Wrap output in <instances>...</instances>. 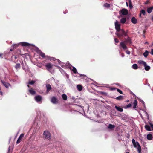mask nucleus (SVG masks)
<instances>
[{"label":"nucleus","instance_id":"1a4fd4ad","mask_svg":"<svg viewBox=\"0 0 153 153\" xmlns=\"http://www.w3.org/2000/svg\"><path fill=\"white\" fill-rule=\"evenodd\" d=\"M35 99L37 102H39L42 101V98L41 96L38 95L35 97Z\"/></svg>","mask_w":153,"mask_h":153},{"label":"nucleus","instance_id":"7ed1b4c3","mask_svg":"<svg viewBox=\"0 0 153 153\" xmlns=\"http://www.w3.org/2000/svg\"><path fill=\"white\" fill-rule=\"evenodd\" d=\"M118 32L116 33V35L119 37H123L127 35V33L123 29H121L118 31Z\"/></svg>","mask_w":153,"mask_h":153},{"label":"nucleus","instance_id":"37998d69","mask_svg":"<svg viewBox=\"0 0 153 153\" xmlns=\"http://www.w3.org/2000/svg\"><path fill=\"white\" fill-rule=\"evenodd\" d=\"M126 52V53L128 54H130V51H129L127 50Z\"/></svg>","mask_w":153,"mask_h":153},{"label":"nucleus","instance_id":"423d86ee","mask_svg":"<svg viewBox=\"0 0 153 153\" xmlns=\"http://www.w3.org/2000/svg\"><path fill=\"white\" fill-rule=\"evenodd\" d=\"M119 13L122 15H127L128 13V11L125 9H123L119 12Z\"/></svg>","mask_w":153,"mask_h":153},{"label":"nucleus","instance_id":"09e8293b","mask_svg":"<svg viewBox=\"0 0 153 153\" xmlns=\"http://www.w3.org/2000/svg\"><path fill=\"white\" fill-rule=\"evenodd\" d=\"M145 32H146L145 30H143V34H144L143 35V36H145Z\"/></svg>","mask_w":153,"mask_h":153},{"label":"nucleus","instance_id":"338daca9","mask_svg":"<svg viewBox=\"0 0 153 153\" xmlns=\"http://www.w3.org/2000/svg\"><path fill=\"white\" fill-rule=\"evenodd\" d=\"M147 2H146V3H145V4H147Z\"/></svg>","mask_w":153,"mask_h":153},{"label":"nucleus","instance_id":"39448f33","mask_svg":"<svg viewBox=\"0 0 153 153\" xmlns=\"http://www.w3.org/2000/svg\"><path fill=\"white\" fill-rule=\"evenodd\" d=\"M53 66V65L51 63H48L45 65L46 69L49 71L51 69Z\"/></svg>","mask_w":153,"mask_h":153},{"label":"nucleus","instance_id":"a878e982","mask_svg":"<svg viewBox=\"0 0 153 153\" xmlns=\"http://www.w3.org/2000/svg\"><path fill=\"white\" fill-rule=\"evenodd\" d=\"M132 68L134 69H137L138 68V66L136 64H134L132 66Z\"/></svg>","mask_w":153,"mask_h":153},{"label":"nucleus","instance_id":"2f4dec72","mask_svg":"<svg viewBox=\"0 0 153 153\" xmlns=\"http://www.w3.org/2000/svg\"><path fill=\"white\" fill-rule=\"evenodd\" d=\"M19 46V45L17 44H15L13 45L12 46V47L13 48V49H15Z\"/></svg>","mask_w":153,"mask_h":153},{"label":"nucleus","instance_id":"9d476101","mask_svg":"<svg viewBox=\"0 0 153 153\" xmlns=\"http://www.w3.org/2000/svg\"><path fill=\"white\" fill-rule=\"evenodd\" d=\"M115 27L117 31H118L121 30L120 29V25L118 24L117 21H116L115 23Z\"/></svg>","mask_w":153,"mask_h":153},{"label":"nucleus","instance_id":"a18cd8bd","mask_svg":"<svg viewBox=\"0 0 153 153\" xmlns=\"http://www.w3.org/2000/svg\"><path fill=\"white\" fill-rule=\"evenodd\" d=\"M150 124L151 128H152L153 130V124H151V123H150Z\"/></svg>","mask_w":153,"mask_h":153},{"label":"nucleus","instance_id":"5fc2aeb1","mask_svg":"<svg viewBox=\"0 0 153 153\" xmlns=\"http://www.w3.org/2000/svg\"><path fill=\"white\" fill-rule=\"evenodd\" d=\"M126 5L127 6H128V3L127 2H126Z\"/></svg>","mask_w":153,"mask_h":153},{"label":"nucleus","instance_id":"72a5a7b5","mask_svg":"<svg viewBox=\"0 0 153 153\" xmlns=\"http://www.w3.org/2000/svg\"><path fill=\"white\" fill-rule=\"evenodd\" d=\"M104 6L105 7L108 8L110 7V5L109 4L106 3L104 4Z\"/></svg>","mask_w":153,"mask_h":153},{"label":"nucleus","instance_id":"cd10ccee","mask_svg":"<svg viewBox=\"0 0 153 153\" xmlns=\"http://www.w3.org/2000/svg\"><path fill=\"white\" fill-rule=\"evenodd\" d=\"M21 68V65L19 63H17L16 64L15 66V68L17 70L18 69H20Z\"/></svg>","mask_w":153,"mask_h":153},{"label":"nucleus","instance_id":"774afa93","mask_svg":"<svg viewBox=\"0 0 153 153\" xmlns=\"http://www.w3.org/2000/svg\"><path fill=\"white\" fill-rule=\"evenodd\" d=\"M152 19H153V17L152 18Z\"/></svg>","mask_w":153,"mask_h":153},{"label":"nucleus","instance_id":"680f3d73","mask_svg":"<svg viewBox=\"0 0 153 153\" xmlns=\"http://www.w3.org/2000/svg\"><path fill=\"white\" fill-rule=\"evenodd\" d=\"M10 150V147H9V151ZM7 153H9V152H7Z\"/></svg>","mask_w":153,"mask_h":153},{"label":"nucleus","instance_id":"412c9836","mask_svg":"<svg viewBox=\"0 0 153 153\" xmlns=\"http://www.w3.org/2000/svg\"><path fill=\"white\" fill-rule=\"evenodd\" d=\"M132 104L130 103L127 105L125 106H123V108L125 109H127L131 107L132 106Z\"/></svg>","mask_w":153,"mask_h":153},{"label":"nucleus","instance_id":"f03ea898","mask_svg":"<svg viewBox=\"0 0 153 153\" xmlns=\"http://www.w3.org/2000/svg\"><path fill=\"white\" fill-rule=\"evenodd\" d=\"M132 143L134 147L137 148L138 153H141V147L139 142L137 141L136 142L135 140L133 139L132 140Z\"/></svg>","mask_w":153,"mask_h":153},{"label":"nucleus","instance_id":"6e6552de","mask_svg":"<svg viewBox=\"0 0 153 153\" xmlns=\"http://www.w3.org/2000/svg\"><path fill=\"white\" fill-rule=\"evenodd\" d=\"M51 102L54 104H56L58 103L57 99L55 97H53L51 100Z\"/></svg>","mask_w":153,"mask_h":153},{"label":"nucleus","instance_id":"473e14b6","mask_svg":"<svg viewBox=\"0 0 153 153\" xmlns=\"http://www.w3.org/2000/svg\"><path fill=\"white\" fill-rule=\"evenodd\" d=\"M72 70L74 74H76L77 73V70L75 67H73Z\"/></svg>","mask_w":153,"mask_h":153},{"label":"nucleus","instance_id":"2eb2a0df","mask_svg":"<svg viewBox=\"0 0 153 153\" xmlns=\"http://www.w3.org/2000/svg\"><path fill=\"white\" fill-rule=\"evenodd\" d=\"M115 127V126L111 124H109L108 126V128L110 129H113Z\"/></svg>","mask_w":153,"mask_h":153},{"label":"nucleus","instance_id":"58836bf2","mask_svg":"<svg viewBox=\"0 0 153 153\" xmlns=\"http://www.w3.org/2000/svg\"><path fill=\"white\" fill-rule=\"evenodd\" d=\"M132 22L134 24H136L137 22V20H131Z\"/></svg>","mask_w":153,"mask_h":153},{"label":"nucleus","instance_id":"ea45409f","mask_svg":"<svg viewBox=\"0 0 153 153\" xmlns=\"http://www.w3.org/2000/svg\"><path fill=\"white\" fill-rule=\"evenodd\" d=\"M126 20H120L121 22L122 23L124 24L125 23Z\"/></svg>","mask_w":153,"mask_h":153},{"label":"nucleus","instance_id":"f8f14e48","mask_svg":"<svg viewBox=\"0 0 153 153\" xmlns=\"http://www.w3.org/2000/svg\"><path fill=\"white\" fill-rule=\"evenodd\" d=\"M21 45L23 46H30L31 45L30 44L26 42H21L20 43Z\"/></svg>","mask_w":153,"mask_h":153},{"label":"nucleus","instance_id":"b1692460","mask_svg":"<svg viewBox=\"0 0 153 153\" xmlns=\"http://www.w3.org/2000/svg\"><path fill=\"white\" fill-rule=\"evenodd\" d=\"M77 87L78 90L79 91H81L82 89V86L80 85H78L77 86Z\"/></svg>","mask_w":153,"mask_h":153},{"label":"nucleus","instance_id":"bf43d9fd","mask_svg":"<svg viewBox=\"0 0 153 153\" xmlns=\"http://www.w3.org/2000/svg\"><path fill=\"white\" fill-rule=\"evenodd\" d=\"M0 93L1 95H2V92H0Z\"/></svg>","mask_w":153,"mask_h":153},{"label":"nucleus","instance_id":"6ab92c4d","mask_svg":"<svg viewBox=\"0 0 153 153\" xmlns=\"http://www.w3.org/2000/svg\"><path fill=\"white\" fill-rule=\"evenodd\" d=\"M124 97L123 96L120 95L117 97L115 99L118 100H121L123 99Z\"/></svg>","mask_w":153,"mask_h":153},{"label":"nucleus","instance_id":"13d9d810","mask_svg":"<svg viewBox=\"0 0 153 153\" xmlns=\"http://www.w3.org/2000/svg\"><path fill=\"white\" fill-rule=\"evenodd\" d=\"M131 19H135L134 17H133Z\"/></svg>","mask_w":153,"mask_h":153},{"label":"nucleus","instance_id":"0e129e2a","mask_svg":"<svg viewBox=\"0 0 153 153\" xmlns=\"http://www.w3.org/2000/svg\"><path fill=\"white\" fill-rule=\"evenodd\" d=\"M126 153H130L129 152H127Z\"/></svg>","mask_w":153,"mask_h":153},{"label":"nucleus","instance_id":"393cba45","mask_svg":"<svg viewBox=\"0 0 153 153\" xmlns=\"http://www.w3.org/2000/svg\"><path fill=\"white\" fill-rule=\"evenodd\" d=\"M62 97L63 99L64 100H67V96L66 94H63L62 95Z\"/></svg>","mask_w":153,"mask_h":153},{"label":"nucleus","instance_id":"49530a36","mask_svg":"<svg viewBox=\"0 0 153 153\" xmlns=\"http://www.w3.org/2000/svg\"><path fill=\"white\" fill-rule=\"evenodd\" d=\"M3 55V53H0V57H1L2 58L3 57L2 56Z\"/></svg>","mask_w":153,"mask_h":153},{"label":"nucleus","instance_id":"6e6d98bb","mask_svg":"<svg viewBox=\"0 0 153 153\" xmlns=\"http://www.w3.org/2000/svg\"><path fill=\"white\" fill-rule=\"evenodd\" d=\"M129 101V100H127L126 101V102H128Z\"/></svg>","mask_w":153,"mask_h":153},{"label":"nucleus","instance_id":"9b49d317","mask_svg":"<svg viewBox=\"0 0 153 153\" xmlns=\"http://www.w3.org/2000/svg\"><path fill=\"white\" fill-rule=\"evenodd\" d=\"M24 136V134L23 133H22L20 134L17 141L16 143L17 144H19L20 142L22 140V138Z\"/></svg>","mask_w":153,"mask_h":153},{"label":"nucleus","instance_id":"dca6fc26","mask_svg":"<svg viewBox=\"0 0 153 153\" xmlns=\"http://www.w3.org/2000/svg\"><path fill=\"white\" fill-rule=\"evenodd\" d=\"M147 139L149 140H151L152 139V135L150 134H147Z\"/></svg>","mask_w":153,"mask_h":153},{"label":"nucleus","instance_id":"e2e57ef3","mask_svg":"<svg viewBox=\"0 0 153 153\" xmlns=\"http://www.w3.org/2000/svg\"><path fill=\"white\" fill-rule=\"evenodd\" d=\"M122 19H126V18H122Z\"/></svg>","mask_w":153,"mask_h":153},{"label":"nucleus","instance_id":"603ef678","mask_svg":"<svg viewBox=\"0 0 153 153\" xmlns=\"http://www.w3.org/2000/svg\"><path fill=\"white\" fill-rule=\"evenodd\" d=\"M14 58L15 59H16L17 58V57L16 56H14Z\"/></svg>","mask_w":153,"mask_h":153},{"label":"nucleus","instance_id":"bb28decb","mask_svg":"<svg viewBox=\"0 0 153 153\" xmlns=\"http://www.w3.org/2000/svg\"><path fill=\"white\" fill-rule=\"evenodd\" d=\"M144 66L145 67V69L146 71H149L150 69V67L149 66L147 65L146 63V65Z\"/></svg>","mask_w":153,"mask_h":153},{"label":"nucleus","instance_id":"a211bd4d","mask_svg":"<svg viewBox=\"0 0 153 153\" xmlns=\"http://www.w3.org/2000/svg\"><path fill=\"white\" fill-rule=\"evenodd\" d=\"M145 128L148 131H151L150 127L148 125H145Z\"/></svg>","mask_w":153,"mask_h":153},{"label":"nucleus","instance_id":"f3484780","mask_svg":"<svg viewBox=\"0 0 153 153\" xmlns=\"http://www.w3.org/2000/svg\"><path fill=\"white\" fill-rule=\"evenodd\" d=\"M153 9V6L150 7H149L147 9V12L149 13H150Z\"/></svg>","mask_w":153,"mask_h":153},{"label":"nucleus","instance_id":"79ce46f5","mask_svg":"<svg viewBox=\"0 0 153 153\" xmlns=\"http://www.w3.org/2000/svg\"><path fill=\"white\" fill-rule=\"evenodd\" d=\"M51 60H53L55 61V58L54 57H50V59Z\"/></svg>","mask_w":153,"mask_h":153},{"label":"nucleus","instance_id":"c9c22d12","mask_svg":"<svg viewBox=\"0 0 153 153\" xmlns=\"http://www.w3.org/2000/svg\"><path fill=\"white\" fill-rule=\"evenodd\" d=\"M35 82V81H34L32 80L31 81H29L28 82V84L31 85H33L34 84Z\"/></svg>","mask_w":153,"mask_h":153},{"label":"nucleus","instance_id":"c756f323","mask_svg":"<svg viewBox=\"0 0 153 153\" xmlns=\"http://www.w3.org/2000/svg\"><path fill=\"white\" fill-rule=\"evenodd\" d=\"M39 55L42 58H45V54L44 53H43L42 52H41L39 53Z\"/></svg>","mask_w":153,"mask_h":153},{"label":"nucleus","instance_id":"c03bdc74","mask_svg":"<svg viewBox=\"0 0 153 153\" xmlns=\"http://www.w3.org/2000/svg\"><path fill=\"white\" fill-rule=\"evenodd\" d=\"M121 56L122 57H124L125 56L124 54L123 53H121Z\"/></svg>","mask_w":153,"mask_h":153},{"label":"nucleus","instance_id":"20e7f679","mask_svg":"<svg viewBox=\"0 0 153 153\" xmlns=\"http://www.w3.org/2000/svg\"><path fill=\"white\" fill-rule=\"evenodd\" d=\"M44 135L45 136V138L48 140H50L51 139V134L48 131H44Z\"/></svg>","mask_w":153,"mask_h":153},{"label":"nucleus","instance_id":"f704fd0d","mask_svg":"<svg viewBox=\"0 0 153 153\" xmlns=\"http://www.w3.org/2000/svg\"><path fill=\"white\" fill-rule=\"evenodd\" d=\"M109 88L110 90L111 91H114L117 88L113 87H109Z\"/></svg>","mask_w":153,"mask_h":153},{"label":"nucleus","instance_id":"864d4df0","mask_svg":"<svg viewBox=\"0 0 153 153\" xmlns=\"http://www.w3.org/2000/svg\"><path fill=\"white\" fill-rule=\"evenodd\" d=\"M13 49H10V51H13Z\"/></svg>","mask_w":153,"mask_h":153},{"label":"nucleus","instance_id":"0eeeda50","mask_svg":"<svg viewBox=\"0 0 153 153\" xmlns=\"http://www.w3.org/2000/svg\"><path fill=\"white\" fill-rule=\"evenodd\" d=\"M1 82L3 85L7 88H8L9 86H11L10 84L8 82H5L4 80H1Z\"/></svg>","mask_w":153,"mask_h":153},{"label":"nucleus","instance_id":"7c9ffc66","mask_svg":"<svg viewBox=\"0 0 153 153\" xmlns=\"http://www.w3.org/2000/svg\"><path fill=\"white\" fill-rule=\"evenodd\" d=\"M143 55L145 57H146L148 55V51L146 50L145 52L143 53Z\"/></svg>","mask_w":153,"mask_h":153},{"label":"nucleus","instance_id":"e433bc0d","mask_svg":"<svg viewBox=\"0 0 153 153\" xmlns=\"http://www.w3.org/2000/svg\"><path fill=\"white\" fill-rule=\"evenodd\" d=\"M116 89H117V92H119L120 94H123V92L121 90H120V89H119L118 88H117Z\"/></svg>","mask_w":153,"mask_h":153},{"label":"nucleus","instance_id":"052dcab7","mask_svg":"<svg viewBox=\"0 0 153 153\" xmlns=\"http://www.w3.org/2000/svg\"><path fill=\"white\" fill-rule=\"evenodd\" d=\"M68 11H66V12L65 13V12H64V13L65 14L66 13H67Z\"/></svg>","mask_w":153,"mask_h":153},{"label":"nucleus","instance_id":"a19ab883","mask_svg":"<svg viewBox=\"0 0 153 153\" xmlns=\"http://www.w3.org/2000/svg\"><path fill=\"white\" fill-rule=\"evenodd\" d=\"M114 40L115 41V42L116 43H118L119 42V41L118 39L117 38H115L114 39Z\"/></svg>","mask_w":153,"mask_h":153},{"label":"nucleus","instance_id":"aec40b11","mask_svg":"<svg viewBox=\"0 0 153 153\" xmlns=\"http://www.w3.org/2000/svg\"><path fill=\"white\" fill-rule=\"evenodd\" d=\"M137 105V100L136 99L134 100V102H133V108H136V106Z\"/></svg>","mask_w":153,"mask_h":153},{"label":"nucleus","instance_id":"f257e3e1","mask_svg":"<svg viewBox=\"0 0 153 153\" xmlns=\"http://www.w3.org/2000/svg\"><path fill=\"white\" fill-rule=\"evenodd\" d=\"M132 41L131 38L128 36L127 38H125L123 42H121L120 43V45L121 47L124 50L128 49V47L126 45L127 43L131 44L132 43Z\"/></svg>","mask_w":153,"mask_h":153},{"label":"nucleus","instance_id":"c85d7f7f","mask_svg":"<svg viewBox=\"0 0 153 153\" xmlns=\"http://www.w3.org/2000/svg\"><path fill=\"white\" fill-rule=\"evenodd\" d=\"M146 14V12L144 10H142L140 11V16H141V15L143 14V15H145Z\"/></svg>","mask_w":153,"mask_h":153},{"label":"nucleus","instance_id":"4d7b16f0","mask_svg":"<svg viewBox=\"0 0 153 153\" xmlns=\"http://www.w3.org/2000/svg\"><path fill=\"white\" fill-rule=\"evenodd\" d=\"M141 102L142 103L144 104V102H143V100H142L141 101Z\"/></svg>","mask_w":153,"mask_h":153},{"label":"nucleus","instance_id":"5701e85b","mask_svg":"<svg viewBox=\"0 0 153 153\" xmlns=\"http://www.w3.org/2000/svg\"><path fill=\"white\" fill-rule=\"evenodd\" d=\"M138 63L139 64H142L144 66L146 65V62L144 61L139 60L138 61Z\"/></svg>","mask_w":153,"mask_h":153},{"label":"nucleus","instance_id":"ddd939ff","mask_svg":"<svg viewBox=\"0 0 153 153\" xmlns=\"http://www.w3.org/2000/svg\"><path fill=\"white\" fill-rule=\"evenodd\" d=\"M46 87L47 88L46 92L47 93H48L50 90L51 89V87L50 84H47L46 85Z\"/></svg>","mask_w":153,"mask_h":153},{"label":"nucleus","instance_id":"8fccbe9b","mask_svg":"<svg viewBox=\"0 0 153 153\" xmlns=\"http://www.w3.org/2000/svg\"><path fill=\"white\" fill-rule=\"evenodd\" d=\"M116 85H118V86H120V84H119V83H117L115 84Z\"/></svg>","mask_w":153,"mask_h":153},{"label":"nucleus","instance_id":"4c0bfd02","mask_svg":"<svg viewBox=\"0 0 153 153\" xmlns=\"http://www.w3.org/2000/svg\"><path fill=\"white\" fill-rule=\"evenodd\" d=\"M129 6L130 9H131L133 8V6L131 4V1H130L129 3Z\"/></svg>","mask_w":153,"mask_h":153},{"label":"nucleus","instance_id":"4be33fe9","mask_svg":"<svg viewBox=\"0 0 153 153\" xmlns=\"http://www.w3.org/2000/svg\"><path fill=\"white\" fill-rule=\"evenodd\" d=\"M29 92L32 95H34L36 94V91L32 89L29 90Z\"/></svg>","mask_w":153,"mask_h":153},{"label":"nucleus","instance_id":"3c124183","mask_svg":"<svg viewBox=\"0 0 153 153\" xmlns=\"http://www.w3.org/2000/svg\"><path fill=\"white\" fill-rule=\"evenodd\" d=\"M80 76L81 77L82 76H85V75H82V74H80Z\"/></svg>","mask_w":153,"mask_h":153},{"label":"nucleus","instance_id":"69168bd1","mask_svg":"<svg viewBox=\"0 0 153 153\" xmlns=\"http://www.w3.org/2000/svg\"><path fill=\"white\" fill-rule=\"evenodd\" d=\"M27 86H28V87H29V85H27Z\"/></svg>","mask_w":153,"mask_h":153},{"label":"nucleus","instance_id":"4468645a","mask_svg":"<svg viewBox=\"0 0 153 153\" xmlns=\"http://www.w3.org/2000/svg\"><path fill=\"white\" fill-rule=\"evenodd\" d=\"M115 107L117 110L119 111L123 112V109L120 106H115Z\"/></svg>","mask_w":153,"mask_h":153},{"label":"nucleus","instance_id":"de8ad7c7","mask_svg":"<svg viewBox=\"0 0 153 153\" xmlns=\"http://www.w3.org/2000/svg\"><path fill=\"white\" fill-rule=\"evenodd\" d=\"M151 53L152 55H153V49L151 50Z\"/></svg>","mask_w":153,"mask_h":153}]
</instances>
